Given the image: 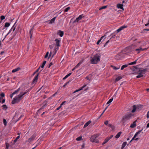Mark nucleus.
<instances>
[{
	"label": "nucleus",
	"instance_id": "obj_21",
	"mask_svg": "<svg viewBox=\"0 0 149 149\" xmlns=\"http://www.w3.org/2000/svg\"><path fill=\"white\" fill-rule=\"evenodd\" d=\"M127 143L126 142H124L122 144L121 149H123L127 145Z\"/></svg>",
	"mask_w": 149,
	"mask_h": 149
},
{
	"label": "nucleus",
	"instance_id": "obj_24",
	"mask_svg": "<svg viewBox=\"0 0 149 149\" xmlns=\"http://www.w3.org/2000/svg\"><path fill=\"white\" fill-rule=\"evenodd\" d=\"M46 63V61H45L43 62L42 64V65L41 66V68H42V69L41 70L40 72H41L43 70L42 68H44V66L45 65Z\"/></svg>",
	"mask_w": 149,
	"mask_h": 149
},
{
	"label": "nucleus",
	"instance_id": "obj_38",
	"mask_svg": "<svg viewBox=\"0 0 149 149\" xmlns=\"http://www.w3.org/2000/svg\"><path fill=\"white\" fill-rule=\"evenodd\" d=\"M10 25V24L8 22H6L5 23V24L4 26L6 27H8Z\"/></svg>",
	"mask_w": 149,
	"mask_h": 149
},
{
	"label": "nucleus",
	"instance_id": "obj_58",
	"mask_svg": "<svg viewBox=\"0 0 149 149\" xmlns=\"http://www.w3.org/2000/svg\"><path fill=\"white\" fill-rule=\"evenodd\" d=\"M147 118H149V111H148L147 112Z\"/></svg>",
	"mask_w": 149,
	"mask_h": 149
},
{
	"label": "nucleus",
	"instance_id": "obj_5",
	"mask_svg": "<svg viewBox=\"0 0 149 149\" xmlns=\"http://www.w3.org/2000/svg\"><path fill=\"white\" fill-rule=\"evenodd\" d=\"M142 107L143 106L141 105H138L137 106H136L135 105H134L133 106V109L132 111V112L134 113L136 110L139 111L141 109Z\"/></svg>",
	"mask_w": 149,
	"mask_h": 149
},
{
	"label": "nucleus",
	"instance_id": "obj_4",
	"mask_svg": "<svg viewBox=\"0 0 149 149\" xmlns=\"http://www.w3.org/2000/svg\"><path fill=\"white\" fill-rule=\"evenodd\" d=\"M132 115V114L131 113L125 115L123 117L121 121L123 123H125L128 120Z\"/></svg>",
	"mask_w": 149,
	"mask_h": 149
},
{
	"label": "nucleus",
	"instance_id": "obj_9",
	"mask_svg": "<svg viewBox=\"0 0 149 149\" xmlns=\"http://www.w3.org/2000/svg\"><path fill=\"white\" fill-rule=\"evenodd\" d=\"M39 74V73H38L34 77V79H33V81L32 82V84H33L36 83L37 82V80L38 79V77Z\"/></svg>",
	"mask_w": 149,
	"mask_h": 149
},
{
	"label": "nucleus",
	"instance_id": "obj_20",
	"mask_svg": "<svg viewBox=\"0 0 149 149\" xmlns=\"http://www.w3.org/2000/svg\"><path fill=\"white\" fill-rule=\"evenodd\" d=\"M122 133V132H120L117 134L115 136V138L116 139H118L119 137L121 134Z\"/></svg>",
	"mask_w": 149,
	"mask_h": 149
},
{
	"label": "nucleus",
	"instance_id": "obj_11",
	"mask_svg": "<svg viewBox=\"0 0 149 149\" xmlns=\"http://www.w3.org/2000/svg\"><path fill=\"white\" fill-rule=\"evenodd\" d=\"M123 4L118 3L117 5V7L118 8L122 9L123 10H124V8L123 7Z\"/></svg>",
	"mask_w": 149,
	"mask_h": 149
},
{
	"label": "nucleus",
	"instance_id": "obj_30",
	"mask_svg": "<svg viewBox=\"0 0 149 149\" xmlns=\"http://www.w3.org/2000/svg\"><path fill=\"white\" fill-rule=\"evenodd\" d=\"M108 126L110 127L113 130L115 128V127L113 125H112L110 124H109V125H108Z\"/></svg>",
	"mask_w": 149,
	"mask_h": 149
},
{
	"label": "nucleus",
	"instance_id": "obj_43",
	"mask_svg": "<svg viewBox=\"0 0 149 149\" xmlns=\"http://www.w3.org/2000/svg\"><path fill=\"white\" fill-rule=\"evenodd\" d=\"M82 139V137L81 136H79L76 139L77 141H80Z\"/></svg>",
	"mask_w": 149,
	"mask_h": 149
},
{
	"label": "nucleus",
	"instance_id": "obj_32",
	"mask_svg": "<svg viewBox=\"0 0 149 149\" xmlns=\"http://www.w3.org/2000/svg\"><path fill=\"white\" fill-rule=\"evenodd\" d=\"M137 60L138 59H136L134 62H132L129 63V65H134V64H135L136 63V61H137Z\"/></svg>",
	"mask_w": 149,
	"mask_h": 149
},
{
	"label": "nucleus",
	"instance_id": "obj_6",
	"mask_svg": "<svg viewBox=\"0 0 149 149\" xmlns=\"http://www.w3.org/2000/svg\"><path fill=\"white\" fill-rule=\"evenodd\" d=\"M97 137V136L96 135H95L92 136L91 137H90L91 141L93 142H95L96 143H98V141L96 139V138Z\"/></svg>",
	"mask_w": 149,
	"mask_h": 149
},
{
	"label": "nucleus",
	"instance_id": "obj_59",
	"mask_svg": "<svg viewBox=\"0 0 149 149\" xmlns=\"http://www.w3.org/2000/svg\"><path fill=\"white\" fill-rule=\"evenodd\" d=\"M86 86V85H84L82 87H81L80 88V89H81L82 88V90Z\"/></svg>",
	"mask_w": 149,
	"mask_h": 149
},
{
	"label": "nucleus",
	"instance_id": "obj_33",
	"mask_svg": "<svg viewBox=\"0 0 149 149\" xmlns=\"http://www.w3.org/2000/svg\"><path fill=\"white\" fill-rule=\"evenodd\" d=\"M46 102L47 101H45L43 103V104L44 105L41 108H40L39 110L41 109H43L44 107L46 105Z\"/></svg>",
	"mask_w": 149,
	"mask_h": 149
},
{
	"label": "nucleus",
	"instance_id": "obj_64",
	"mask_svg": "<svg viewBox=\"0 0 149 149\" xmlns=\"http://www.w3.org/2000/svg\"><path fill=\"white\" fill-rule=\"evenodd\" d=\"M146 127H147V128H148V127H149V123H148L147 124V126H146Z\"/></svg>",
	"mask_w": 149,
	"mask_h": 149
},
{
	"label": "nucleus",
	"instance_id": "obj_10",
	"mask_svg": "<svg viewBox=\"0 0 149 149\" xmlns=\"http://www.w3.org/2000/svg\"><path fill=\"white\" fill-rule=\"evenodd\" d=\"M82 62H83L81 60V61H80L78 63V64L72 69V70L73 71L76 68H78L80 65L82 63Z\"/></svg>",
	"mask_w": 149,
	"mask_h": 149
},
{
	"label": "nucleus",
	"instance_id": "obj_47",
	"mask_svg": "<svg viewBox=\"0 0 149 149\" xmlns=\"http://www.w3.org/2000/svg\"><path fill=\"white\" fill-rule=\"evenodd\" d=\"M116 33L115 32H114V35H113L110 38V39H111L112 38H114L115 37V35Z\"/></svg>",
	"mask_w": 149,
	"mask_h": 149
},
{
	"label": "nucleus",
	"instance_id": "obj_26",
	"mask_svg": "<svg viewBox=\"0 0 149 149\" xmlns=\"http://www.w3.org/2000/svg\"><path fill=\"white\" fill-rule=\"evenodd\" d=\"M33 27H32L31 29L30 32H29V34L30 35V38H31L32 35L33 33L32 31L33 30Z\"/></svg>",
	"mask_w": 149,
	"mask_h": 149
},
{
	"label": "nucleus",
	"instance_id": "obj_45",
	"mask_svg": "<svg viewBox=\"0 0 149 149\" xmlns=\"http://www.w3.org/2000/svg\"><path fill=\"white\" fill-rule=\"evenodd\" d=\"M104 123V124L107 125H109V123H108V120H106V121Z\"/></svg>",
	"mask_w": 149,
	"mask_h": 149
},
{
	"label": "nucleus",
	"instance_id": "obj_3",
	"mask_svg": "<svg viewBox=\"0 0 149 149\" xmlns=\"http://www.w3.org/2000/svg\"><path fill=\"white\" fill-rule=\"evenodd\" d=\"M100 56H97V54L91 57L90 61L93 64H96L100 61Z\"/></svg>",
	"mask_w": 149,
	"mask_h": 149
},
{
	"label": "nucleus",
	"instance_id": "obj_25",
	"mask_svg": "<svg viewBox=\"0 0 149 149\" xmlns=\"http://www.w3.org/2000/svg\"><path fill=\"white\" fill-rule=\"evenodd\" d=\"M109 140V139L107 138L102 143V144L104 145L107 143Z\"/></svg>",
	"mask_w": 149,
	"mask_h": 149
},
{
	"label": "nucleus",
	"instance_id": "obj_60",
	"mask_svg": "<svg viewBox=\"0 0 149 149\" xmlns=\"http://www.w3.org/2000/svg\"><path fill=\"white\" fill-rule=\"evenodd\" d=\"M61 106L60 105L59 107H58L56 108V110H58L61 108Z\"/></svg>",
	"mask_w": 149,
	"mask_h": 149
},
{
	"label": "nucleus",
	"instance_id": "obj_1",
	"mask_svg": "<svg viewBox=\"0 0 149 149\" xmlns=\"http://www.w3.org/2000/svg\"><path fill=\"white\" fill-rule=\"evenodd\" d=\"M138 66V65H136L135 66H133L131 68L132 71L136 72L139 74L136 77L137 78L142 77L143 76L144 74L146 73L145 70H141V68L137 67Z\"/></svg>",
	"mask_w": 149,
	"mask_h": 149
},
{
	"label": "nucleus",
	"instance_id": "obj_52",
	"mask_svg": "<svg viewBox=\"0 0 149 149\" xmlns=\"http://www.w3.org/2000/svg\"><path fill=\"white\" fill-rule=\"evenodd\" d=\"M9 145L8 143H6V148H8V147H9Z\"/></svg>",
	"mask_w": 149,
	"mask_h": 149
},
{
	"label": "nucleus",
	"instance_id": "obj_62",
	"mask_svg": "<svg viewBox=\"0 0 149 149\" xmlns=\"http://www.w3.org/2000/svg\"><path fill=\"white\" fill-rule=\"evenodd\" d=\"M17 139H16V138L14 140V143L13 144H14L17 141Z\"/></svg>",
	"mask_w": 149,
	"mask_h": 149
},
{
	"label": "nucleus",
	"instance_id": "obj_54",
	"mask_svg": "<svg viewBox=\"0 0 149 149\" xmlns=\"http://www.w3.org/2000/svg\"><path fill=\"white\" fill-rule=\"evenodd\" d=\"M113 136V135H111L110 136V137H107L108 139H109V140L111 139Z\"/></svg>",
	"mask_w": 149,
	"mask_h": 149
},
{
	"label": "nucleus",
	"instance_id": "obj_48",
	"mask_svg": "<svg viewBox=\"0 0 149 149\" xmlns=\"http://www.w3.org/2000/svg\"><path fill=\"white\" fill-rule=\"evenodd\" d=\"M5 18V17L4 16L2 15L1 17V20L4 19Z\"/></svg>",
	"mask_w": 149,
	"mask_h": 149
},
{
	"label": "nucleus",
	"instance_id": "obj_42",
	"mask_svg": "<svg viewBox=\"0 0 149 149\" xmlns=\"http://www.w3.org/2000/svg\"><path fill=\"white\" fill-rule=\"evenodd\" d=\"M80 20V19H79V17H78L76 19H75V20H74V22H78V21Z\"/></svg>",
	"mask_w": 149,
	"mask_h": 149
},
{
	"label": "nucleus",
	"instance_id": "obj_39",
	"mask_svg": "<svg viewBox=\"0 0 149 149\" xmlns=\"http://www.w3.org/2000/svg\"><path fill=\"white\" fill-rule=\"evenodd\" d=\"M40 68V66L36 70V71L33 73V75H34L39 70Z\"/></svg>",
	"mask_w": 149,
	"mask_h": 149
},
{
	"label": "nucleus",
	"instance_id": "obj_14",
	"mask_svg": "<svg viewBox=\"0 0 149 149\" xmlns=\"http://www.w3.org/2000/svg\"><path fill=\"white\" fill-rule=\"evenodd\" d=\"M55 41L56 42V46L58 47L60 46V40L58 39H56L55 40Z\"/></svg>",
	"mask_w": 149,
	"mask_h": 149
},
{
	"label": "nucleus",
	"instance_id": "obj_44",
	"mask_svg": "<svg viewBox=\"0 0 149 149\" xmlns=\"http://www.w3.org/2000/svg\"><path fill=\"white\" fill-rule=\"evenodd\" d=\"M0 96L1 97H3L5 96V94L4 93H2L0 94Z\"/></svg>",
	"mask_w": 149,
	"mask_h": 149
},
{
	"label": "nucleus",
	"instance_id": "obj_37",
	"mask_svg": "<svg viewBox=\"0 0 149 149\" xmlns=\"http://www.w3.org/2000/svg\"><path fill=\"white\" fill-rule=\"evenodd\" d=\"M70 8L69 7L66 8L64 10V12L65 13L68 12V11L70 9Z\"/></svg>",
	"mask_w": 149,
	"mask_h": 149
},
{
	"label": "nucleus",
	"instance_id": "obj_55",
	"mask_svg": "<svg viewBox=\"0 0 149 149\" xmlns=\"http://www.w3.org/2000/svg\"><path fill=\"white\" fill-rule=\"evenodd\" d=\"M53 65V63L52 62L50 63L48 66V68H49L51 65Z\"/></svg>",
	"mask_w": 149,
	"mask_h": 149
},
{
	"label": "nucleus",
	"instance_id": "obj_34",
	"mask_svg": "<svg viewBox=\"0 0 149 149\" xmlns=\"http://www.w3.org/2000/svg\"><path fill=\"white\" fill-rule=\"evenodd\" d=\"M20 89V88H19L17 90H16L15 92H14L13 93H12V95H14L17 93L19 91V90Z\"/></svg>",
	"mask_w": 149,
	"mask_h": 149
},
{
	"label": "nucleus",
	"instance_id": "obj_53",
	"mask_svg": "<svg viewBox=\"0 0 149 149\" xmlns=\"http://www.w3.org/2000/svg\"><path fill=\"white\" fill-rule=\"evenodd\" d=\"M54 47V46L52 45H50L49 46V48L50 49H52Z\"/></svg>",
	"mask_w": 149,
	"mask_h": 149
},
{
	"label": "nucleus",
	"instance_id": "obj_56",
	"mask_svg": "<svg viewBox=\"0 0 149 149\" xmlns=\"http://www.w3.org/2000/svg\"><path fill=\"white\" fill-rule=\"evenodd\" d=\"M143 70H145V72H146L148 70H149V68H146L143 69Z\"/></svg>",
	"mask_w": 149,
	"mask_h": 149
},
{
	"label": "nucleus",
	"instance_id": "obj_2",
	"mask_svg": "<svg viewBox=\"0 0 149 149\" xmlns=\"http://www.w3.org/2000/svg\"><path fill=\"white\" fill-rule=\"evenodd\" d=\"M27 92L21 93L17 97H16L13 98V100L12 102V104H14L18 103L22 98L24 95L26 94Z\"/></svg>",
	"mask_w": 149,
	"mask_h": 149
},
{
	"label": "nucleus",
	"instance_id": "obj_7",
	"mask_svg": "<svg viewBox=\"0 0 149 149\" xmlns=\"http://www.w3.org/2000/svg\"><path fill=\"white\" fill-rule=\"evenodd\" d=\"M143 128L141 130L139 131L138 132H136L135 134L134 135L133 137L132 138V139L130 141V142H131L133 140L135 139V138L137 136L139 135L140 133H141L143 130Z\"/></svg>",
	"mask_w": 149,
	"mask_h": 149
},
{
	"label": "nucleus",
	"instance_id": "obj_46",
	"mask_svg": "<svg viewBox=\"0 0 149 149\" xmlns=\"http://www.w3.org/2000/svg\"><path fill=\"white\" fill-rule=\"evenodd\" d=\"M49 53L48 52H47L46 55H45V58H47L48 57V55H49Z\"/></svg>",
	"mask_w": 149,
	"mask_h": 149
},
{
	"label": "nucleus",
	"instance_id": "obj_35",
	"mask_svg": "<svg viewBox=\"0 0 149 149\" xmlns=\"http://www.w3.org/2000/svg\"><path fill=\"white\" fill-rule=\"evenodd\" d=\"M113 98L112 97V98H111L107 102V104H110V103H111L112 102V101H113Z\"/></svg>",
	"mask_w": 149,
	"mask_h": 149
},
{
	"label": "nucleus",
	"instance_id": "obj_40",
	"mask_svg": "<svg viewBox=\"0 0 149 149\" xmlns=\"http://www.w3.org/2000/svg\"><path fill=\"white\" fill-rule=\"evenodd\" d=\"M3 122L4 125L5 126L6 125H7V121L5 119H4L3 120Z\"/></svg>",
	"mask_w": 149,
	"mask_h": 149
},
{
	"label": "nucleus",
	"instance_id": "obj_63",
	"mask_svg": "<svg viewBox=\"0 0 149 149\" xmlns=\"http://www.w3.org/2000/svg\"><path fill=\"white\" fill-rule=\"evenodd\" d=\"M57 51V50H56V49H54V55H55L56 54Z\"/></svg>",
	"mask_w": 149,
	"mask_h": 149
},
{
	"label": "nucleus",
	"instance_id": "obj_17",
	"mask_svg": "<svg viewBox=\"0 0 149 149\" xmlns=\"http://www.w3.org/2000/svg\"><path fill=\"white\" fill-rule=\"evenodd\" d=\"M15 24L13 25V26L10 29V30L9 31L7 35L11 31H12V30H13V31H14L15 30Z\"/></svg>",
	"mask_w": 149,
	"mask_h": 149
},
{
	"label": "nucleus",
	"instance_id": "obj_13",
	"mask_svg": "<svg viewBox=\"0 0 149 149\" xmlns=\"http://www.w3.org/2000/svg\"><path fill=\"white\" fill-rule=\"evenodd\" d=\"M127 26H122L119 29H118L117 30V33H118L121 30H122L126 28Z\"/></svg>",
	"mask_w": 149,
	"mask_h": 149
},
{
	"label": "nucleus",
	"instance_id": "obj_27",
	"mask_svg": "<svg viewBox=\"0 0 149 149\" xmlns=\"http://www.w3.org/2000/svg\"><path fill=\"white\" fill-rule=\"evenodd\" d=\"M122 78V77H121V76L118 77H117L116 78V79L115 80L116 82L117 81H118L120 79Z\"/></svg>",
	"mask_w": 149,
	"mask_h": 149
},
{
	"label": "nucleus",
	"instance_id": "obj_18",
	"mask_svg": "<svg viewBox=\"0 0 149 149\" xmlns=\"http://www.w3.org/2000/svg\"><path fill=\"white\" fill-rule=\"evenodd\" d=\"M146 49H147L146 48H144V49H143L141 48H140L139 49H135V50L136 51H138V53H139L141 51H143V50H146Z\"/></svg>",
	"mask_w": 149,
	"mask_h": 149
},
{
	"label": "nucleus",
	"instance_id": "obj_8",
	"mask_svg": "<svg viewBox=\"0 0 149 149\" xmlns=\"http://www.w3.org/2000/svg\"><path fill=\"white\" fill-rule=\"evenodd\" d=\"M36 137V135L35 134H33L32 135L30 138H29L28 140V142L30 143L32 141L35 139Z\"/></svg>",
	"mask_w": 149,
	"mask_h": 149
},
{
	"label": "nucleus",
	"instance_id": "obj_28",
	"mask_svg": "<svg viewBox=\"0 0 149 149\" xmlns=\"http://www.w3.org/2000/svg\"><path fill=\"white\" fill-rule=\"evenodd\" d=\"M128 66V65L127 64L124 65H122L121 67V70H123L125 68L127 67Z\"/></svg>",
	"mask_w": 149,
	"mask_h": 149
},
{
	"label": "nucleus",
	"instance_id": "obj_61",
	"mask_svg": "<svg viewBox=\"0 0 149 149\" xmlns=\"http://www.w3.org/2000/svg\"><path fill=\"white\" fill-rule=\"evenodd\" d=\"M105 111V110H104V111H103L102 113V114H101V115L98 118H99L103 114V113H104Z\"/></svg>",
	"mask_w": 149,
	"mask_h": 149
},
{
	"label": "nucleus",
	"instance_id": "obj_31",
	"mask_svg": "<svg viewBox=\"0 0 149 149\" xmlns=\"http://www.w3.org/2000/svg\"><path fill=\"white\" fill-rule=\"evenodd\" d=\"M72 74V73H70L66 75L63 79V80L65 79L66 78H68L69 76H70Z\"/></svg>",
	"mask_w": 149,
	"mask_h": 149
},
{
	"label": "nucleus",
	"instance_id": "obj_51",
	"mask_svg": "<svg viewBox=\"0 0 149 149\" xmlns=\"http://www.w3.org/2000/svg\"><path fill=\"white\" fill-rule=\"evenodd\" d=\"M109 40H108L106 42V43H105V44H104V47H105L106 45H107V43H109Z\"/></svg>",
	"mask_w": 149,
	"mask_h": 149
},
{
	"label": "nucleus",
	"instance_id": "obj_57",
	"mask_svg": "<svg viewBox=\"0 0 149 149\" xmlns=\"http://www.w3.org/2000/svg\"><path fill=\"white\" fill-rule=\"evenodd\" d=\"M66 102V101H63V102L61 104V106L62 107V105H63Z\"/></svg>",
	"mask_w": 149,
	"mask_h": 149
},
{
	"label": "nucleus",
	"instance_id": "obj_50",
	"mask_svg": "<svg viewBox=\"0 0 149 149\" xmlns=\"http://www.w3.org/2000/svg\"><path fill=\"white\" fill-rule=\"evenodd\" d=\"M2 106L3 108H4L5 109H6L7 108L6 106V105L5 104L3 105Z\"/></svg>",
	"mask_w": 149,
	"mask_h": 149
},
{
	"label": "nucleus",
	"instance_id": "obj_36",
	"mask_svg": "<svg viewBox=\"0 0 149 149\" xmlns=\"http://www.w3.org/2000/svg\"><path fill=\"white\" fill-rule=\"evenodd\" d=\"M107 7V6H103L101 7V8H100L99 9V10H101L103 9H105V8H106Z\"/></svg>",
	"mask_w": 149,
	"mask_h": 149
},
{
	"label": "nucleus",
	"instance_id": "obj_22",
	"mask_svg": "<svg viewBox=\"0 0 149 149\" xmlns=\"http://www.w3.org/2000/svg\"><path fill=\"white\" fill-rule=\"evenodd\" d=\"M20 69V68L19 67H18L17 68H16L15 69H13L12 70V72L13 73L19 70Z\"/></svg>",
	"mask_w": 149,
	"mask_h": 149
},
{
	"label": "nucleus",
	"instance_id": "obj_15",
	"mask_svg": "<svg viewBox=\"0 0 149 149\" xmlns=\"http://www.w3.org/2000/svg\"><path fill=\"white\" fill-rule=\"evenodd\" d=\"M63 32L60 30H59L58 33V34L61 37H62L63 36Z\"/></svg>",
	"mask_w": 149,
	"mask_h": 149
},
{
	"label": "nucleus",
	"instance_id": "obj_19",
	"mask_svg": "<svg viewBox=\"0 0 149 149\" xmlns=\"http://www.w3.org/2000/svg\"><path fill=\"white\" fill-rule=\"evenodd\" d=\"M91 120H89L87 123H86L84 125V127L85 128L87 127L91 123Z\"/></svg>",
	"mask_w": 149,
	"mask_h": 149
},
{
	"label": "nucleus",
	"instance_id": "obj_29",
	"mask_svg": "<svg viewBox=\"0 0 149 149\" xmlns=\"http://www.w3.org/2000/svg\"><path fill=\"white\" fill-rule=\"evenodd\" d=\"M111 67L113 68V69L114 70H118V69H119L120 68V66H119L118 67H116L115 66H113V65H111Z\"/></svg>",
	"mask_w": 149,
	"mask_h": 149
},
{
	"label": "nucleus",
	"instance_id": "obj_49",
	"mask_svg": "<svg viewBox=\"0 0 149 149\" xmlns=\"http://www.w3.org/2000/svg\"><path fill=\"white\" fill-rule=\"evenodd\" d=\"M81 90H82V88H81V89H80H80H78V90H76L75 91H74L73 92V93H76V92H78V91H81Z\"/></svg>",
	"mask_w": 149,
	"mask_h": 149
},
{
	"label": "nucleus",
	"instance_id": "obj_16",
	"mask_svg": "<svg viewBox=\"0 0 149 149\" xmlns=\"http://www.w3.org/2000/svg\"><path fill=\"white\" fill-rule=\"evenodd\" d=\"M136 123L135 121L133 122L130 125V127L133 128L136 126Z\"/></svg>",
	"mask_w": 149,
	"mask_h": 149
},
{
	"label": "nucleus",
	"instance_id": "obj_23",
	"mask_svg": "<svg viewBox=\"0 0 149 149\" xmlns=\"http://www.w3.org/2000/svg\"><path fill=\"white\" fill-rule=\"evenodd\" d=\"M56 18V17H55L53 18L52 19L50 22H49V23L50 24H52V23H53L55 20Z\"/></svg>",
	"mask_w": 149,
	"mask_h": 149
},
{
	"label": "nucleus",
	"instance_id": "obj_41",
	"mask_svg": "<svg viewBox=\"0 0 149 149\" xmlns=\"http://www.w3.org/2000/svg\"><path fill=\"white\" fill-rule=\"evenodd\" d=\"M84 17V16L83 14H82L80 15L78 17H79V19H81L83 17Z\"/></svg>",
	"mask_w": 149,
	"mask_h": 149
},
{
	"label": "nucleus",
	"instance_id": "obj_12",
	"mask_svg": "<svg viewBox=\"0 0 149 149\" xmlns=\"http://www.w3.org/2000/svg\"><path fill=\"white\" fill-rule=\"evenodd\" d=\"M106 35H104L103 36H102L100 38V39L97 42V44L98 45L99 44L100 42L101 41V40L103 38H104L103 40H104L106 38Z\"/></svg>",
	"mask_w": 149,
	"mask_h": 149
}]
</instances>
